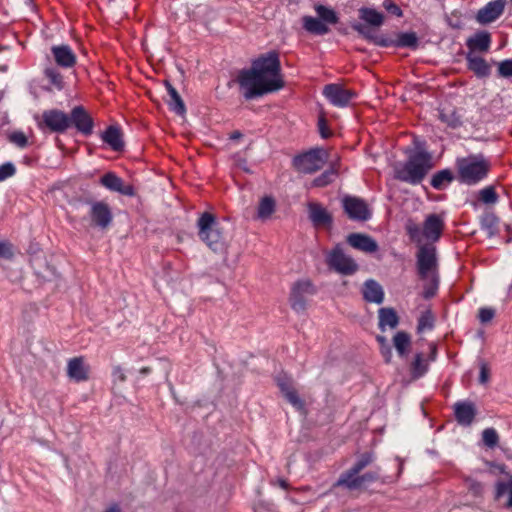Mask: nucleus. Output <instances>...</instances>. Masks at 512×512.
Wrapping results in <instances>:
<instances>
[{"mask_svg":"<svg viewBox=\"0 0 512 512\" xmlns=\"http://www.w3.org/2000/svg\"><path fill=\"white\" fill-rule=\"evenodd\" d=\"M237 81L245 99H253L284 87L279 54L268 52L252 62L250 69L240 71Z\"/></svg>","mask_w":512,"mask_h":512,"instance_id":"f257e3e1","label":"nucleus"},{"mask_svg":"<svg viewBox=\"0 0 512 512\" xmlns=\"http://www.w3.org/2000/svg\"><path fill=\"white\" fill-rule=\"evenodd\" d=\"M405 163L394 170L395 179L411 185L420 184L433 169L434 162L431 153L422 148L407 152Z\"/></svg>","mask_w":512,"mask_h":512,"instance_id":"f03ea898","label":"nucleus"},{"mask_svg":"<svg viewBox=\"0 0 512 512\" xmlns=\"http://www.w3.org/2000/svg\"><path fill=\"white\" fill-rule=\"evenodd\" d=\"M416 268L419 278L424 281L423 297L436 295L439 285L438 259L432 244L421 245L416 254Z\"/></svg>","mask_w":512,"mask_h":512,"instance_id":"7ed1b4c3","label":"nucleus"},{"mask_svg":"<svg viewBox=\"0 0 512 512\" xmlns=\"http://www.w3.org/2000/svg\"><path fill=\"white\" fill-rule=\"evenodd\" d=\"M490 168V161L482 154L469 155L456 160L458 180L467 185H475L482 181Z\"/></svg>","mask_w":512,"mask_h":512,"instance_id":"20e7f679","label":"nucleus"},{"mask_svg":"<svg viewBox=\"0 0 512 512\" xmlns=\"http://www.w3.org/2000/svg\"><path fill=\"white\" fill-rule=\"evenodd\" d=\"M199 238L214 252L224 249V237L215 215L209 212L201 214L197 220Z\"/></svg>","mask_w":512,"mask_h":512,"instance_id":"39448f33","label":"nucleus"},{"mask_svg":"<svg viewBox=\"0 0 512 512\" xmlns=\"http://www.w3.org/2000/svg\"><path fill=\"white\" fill-rule=\"evenodd\" d=\"M327 160V152L322 148H315L296 156L293 159V165L299 172L312 174L320 170Z\"/></svg>","mask_w":512,"mask_h":512,"instance_id":"423d86ee","label":"nucleus"},{"mask_svg":"<svg viewBox=\"0 0 512 512\" xmlns=\"http://www.w3.org/2000/svg\"><path fill=\"white\" fill-rule=\"evenodd\" d=\"M316 293L313 283L308 280H298L292 287L289 296L291 308L297 313H303L307 309L308 300Z\"/></svg>","mask_w":512,"mask_h":512,"instance_id":"0eeeda50","label":"nucleus"},{"mask_svg":"<svg viewBox=\"0 0 512 512\" xmlns=\"http://www.w3.org/2000/svg\"><path fill=\"white\" fill-rule=\"evenodd\" d=\"M327 263L330 268L343 275H351L358 270L357 263L343 252L340 245L329 253Z\"/></svg>","mask_w":512,"mask_h":512,"instance_id":"6e6552de","label":"nucleus"},{"mask_svg":"<svg viewBox=\"0 0 512 512\" xmlns=\"http://www.w3.org/2000/svg\"><path fill=\"white\" fill-rule=\"evenodd\" d=\"M379 479V473L370 471L362 475L356 474V476H350L349 474H341L338 480L333 484L332 489L338 487H344L347 490H359L364 489L370 483H373Z\"/></svg>","mask_w":512,"mask_h":512,"instance_id":"1a4fd4ad","label":"nucleus"},{"mask_svg":"<svg viewBox=\"0 0 512 512\" xmlns=\"http://www.w3.org/2000/svg\"><path fill=\"white\" fill-rule=\"evenodd\" d=\"M342 207L351 220L366 221L371 217L367 203L361 198L347 195L342 199Z\"/></svg>","mask_w":512,"mask_h":512,"instance_id":"9d476101","label":"nucleus"},{"mask_svg":"<svg viewBox=\"0 0 512 512\" xmlns=\"http://www.w3.org/2000/svg\"><path fill=\"white\" fill-rule=\"evenodd\" d=\"M89 204L91 225L102 230L107 229L113 221V214L110 206L103 201H90Z\"/></svg>","mask_w":512,"mask_h":512,"instance_id":"9b49d317","label":"nucleus"},{"mask_svg":"<svg viewBox=\"0 0 512 512\" xmlns=\"http://www.w3.org/2000/svg\"><path fill=\"white\" fill-rule=\"evenodd\" d=\"M69 114L58 110L49 109L42 113L41 126H45L49 131L55 133H63L69 128Z\"/></svg>","mask_w":512,"mask_h":512,"instance_id":"f8f14e48","label":"nucleus"},{"mask_svg":"<svg viewBox=\"0 0 512 512\" xmlns=\"http://www.w3.org/2000/svg\"><path fill=\"white\" fill-rule=\"evenodd\" d=\"M69 128L75 127L78 132L85 136L93 133L94 121L83 106H75L69 114Z\"/></svg>","mask_w":512,"mask_h":512,"instance_id":"ddd939ff","label":"nucleus"},{"mask_svg":"<svg viewBox=\"0 0 512 512\" xmlns=\"http://www.w3.org/2000/svg\"><path fill=\"white\" fill-rule=\"evenodd\" d=\"M323 93L333 105L339 107L347 106L355 95L351 90L344 89L337 84L326 85Z\"/></svg>","mask_w":512,"mask_h":512,"instance_id":"4468645a","label":"nucleus"},{"mask_svg":"<svg viewBox=\"0 0 512 512\" xmlns=\"http://www.w3.org/2000/svg\"><path fill=\"white\" fill-rule=\"evenodd\" d=\"M453 410L456 421L462 426H470L477 415L476 405L472 401L456 402Z\"/></svg>","mask_w":512,"mask_h":512,"instance_id":"2eb2a0df","label":"nucleus"},{"mask_svg":"<svg viewBox=\"0 0 512 512\" xmlns=\"http://www.w3.org/2000/svg\"><path fill=\"white\" fill-rule=\"evenodd\" d=\"M444 229V219L438 214H429L423 223V236L436 242L442 235Z\"/></svg>","mask_w":512,"mask_h":512,"instance_id":"dca6fc26","label":"nucleus"},{"mask_svg":"<svg viewBox=\"0 0 512 512\" xmlns=\"http://www.w3.org/2000/svg\"><path fill=\"white\" fill-rule=\"evenodd\" d=\"M100 183L107 189L118 192L122 195H135L134 187L130 184H125L120 177L112 172L104 174L100 179Z\"/></svg>","mask_w":512,"mask_h":512,"instance_id":"f3484780","label":"nucleus"},{"mask_svg":"<svg viewBox=\"0 0 512 512\" xmlns=\"http://www.w3.org/2000/svg\"><path fill=\"white\" fill-rule=\"evenodd\" d=\"M277 385L285 397V399L298 411L305 410V402L298 395L297 390L293 386L292 382L286 378H279Z\"/></svg>","mask_w":512,"mask_h":512,"instance_id":"a211bd4d","label":"nucleus"},{"mask_svg":"<svg viewBox=\"0 0 512 512\" xmlns=\"http://www.w3.org/2000/svg\"><path fill=\"white\" fill-rule=\"evenodd\" d=\"M89 370L90 368L85 364V359L82 356L74 357L68 361L67 376L76 382L87 381Z\"/></svg>","mask_w":512,"mask_h":512,"instance_id":"6ab92c4d","label":"nucleus"},{"mask_svg":"<svg viewBox=\"0 0 512 512\" xmlns=\"http://www.w3.org/2000/svg\"><path fill=\"white\" fill-rule=\"evenodd\" d=\"M505 0H494L480 9L476 19L479 23L487 24L496 20L504 11Z\"/></svg>","mask_w":512,"mask_h":512,"instance_id":"aec40b11","label":"nucleus"},{"mask_svg":"<svg viewBox=\"0 0 512 512\" xmlns=\"http://www.w3.org/2000/svg\"><path fill=\"white\" fill-rule=\"evenodd\" d=\"M347 243L365 253H374L378 250L377 242L371 236L362 233L349 234L347 236Z\"/></svg>","mask_w":512,"mask_h":512,"instance_id":"412c9836","label":"nucleus"},{"mask_svg":"<svg viewBox=\"0 0 512 512\" xmlns=\"http://www.w3.org/2000/svg\"><path fill=\"white\" fill-rule=\"evenodd\" d=\"M363 299L369 303L382 304L384 301V290L374 279H368L362 287Z\"/></svg>","mask_w":512,"mask_h":512,"instance_id":"4be33fe9","label":"nucleus"},{"mask_svg":"<svg viewBox=\"0 0 512 512\" xmlns=\"http://www.w3.org/2000/svg\"><path fill=\"white\" fill-rule=\"evenodd\" d=\"M56 63L64 68H71L76 64V55L68 45H58L51 48Z\"/></svg>","mask_w":512,"mask_h":512,"instance_id":"5701e85b","label":"nucleus"},{"mask_svg":"<svg viewBox=\"0 0 512 512\" xmlns=\"http://www.w3.org/2000/svg\"><path fill=\"white\" fill-rule=\"evenodd\" d=\"M466 60L468 69L471 70L477 77L485 78L490 75L491 67L481 56L469 52L466 56Z\"/></svg>","mask_w":512,"mask_h":512,"instance_id":"b1692460","label":"nucleus"},{"mask_svg":"<svg viewBox=\"0 0 512 512\" xmlns=\"http://www.w3.org/2000/svg\"><path fill=\"white\" fill-rule=\"evenodd\" d=\"M309 218L314 226H330L332 224L331 214L318 203H309Z\"/></svg>","mask_w":512,"mask_h":512,"instance_id":"393cba45","label":"nucleus"},{"mask_svg":"<svg viewBox=\"0 0 512 512\" xmlns=\"http://www.w3.org/2000/svg\"><path fill=\"white\" fill-rule=\"evenodd\" d=\"M164 84L169 95L167 103L170 109L176 114L183 116L186 113V107L181 96L168 80H165Z\"/></svg>","mask_w":512,"mask_h":512,"instance_id":"a878e982","label":"nucleus"},{"mask_svg":"<svg viewBox=\"0 0 512 512\" xmlns=\"http://www.w3.org/2000/svg\"><path fill=\"white\" fill-rule=\"evenodd\" d=\"M491 43V36L488 32H478L467 40V47L470 52L480 51L486 52L489 50Z\"/></svg>","mask_w":512,"mask_h":512,"instance_id":"bb28decb","label":"nucleus"},{"mask_svg":"<svg viewBox=\"0 0 512 512\" xmlns=\"http://www.w3.org/2000/svg\"><path fill=\"white\" fill-rule=\"evenodd\" d=\"M102 140L114 151H121L124 148L122 133L116 126H109L102 134Z\"/></svg>","mask_w":512,"mask_h":512,"instance_id":"cd10ccee","label":"nucleus"},{"mask_svg":"<svg viewBox=\"0 0 512 512\" xmlns=\"http://www.w3.org/2000/svg\"><path fill=\"white\" fill-rule=\"evenodd\" d=\"M393 345L401 358H407L410 347H411V337L405 331L397 332L393 337Z\"/></svg>","mask_w":512,"mask_h":512,"instance_id":"c85d7f7f","label":"nucleus"},{"mask_svg":"<svg viewBox=\"0 0 512 512\" xmlns=\"http://www.w3.org/2000/svg\"><path fill=\"white\" fill-rule=\"evenodd\" d=\"M303 28L314 35H325L330 29L328 26L323 23L320 19L314 18L312 16H304L302 18Z\"/></svg>","mask_w":512,"mask_h":512,"instance_id":"c756f323","label":"nucleus"},{"mask_svg":"<svg viewBox=\"0 0 512 512\" xmlns=\"http://www.w3.org/2000/svg\"><path fill=\"white\" fill-rule=\"evenodd\" d=\"M428 367V361L423 353H417L409 366L411 378L413 380L419 379L428 371Z\"/></svg>","mask_w":512,"mask_h":512,"instance_id":"7c9ffc66","label":"nucleus"},{"mask_svg":"<svg viewBox=\"0 0 512 512\" xmlns=\"http://www.w3.org/2000/svg\"><path fill=\"white\" fill-rule=\"evenodd\" d=\"M379 327L384 330L385 326H389L394 329L399 324V317L393 308H381L379 309Z\"/></svg>","mask_w":512,"mask_h":512,"instance_id":"2f4dec72","label":"nucleus"},{"mask_svg":"<svg viewBox=\"0 0 512 512\" xmlns=\"http://www.w3.org/2000/svg\"><path fill=\"white\" fill-rule=\"evenodd\" d=\"M455 179L453 172L449 169H444L436 172L431 179V186L436 190L445 189Z\"/></svg>","mask_w":512,"mask_h":512,"instance_id":"473e14b6","label":"nucleus"},{"mask_svg":"<svg viewBox=\"0 0 512 512\" xmlns=\"http://www.w3.org/2000/svg\"><path fill=\"white\" fill-rule=\"evenodd\" d=\"M352 28L357 31L360 35H362L364 38L374 42L376 45L387 47L391 45L393 42L391 40H388L384 37L375 36L371 29L363 24H354Z\"/></svg>","mask_w":512,"mask_h":512,"instance_id":"72a5a7b5","label":"nucleus"},{"mask_svg":"<svg viewBox=\"0 0 512 512\" xmlns=\"http://www.w3.org/2000/svg\"><path fill=\"white\" fill-rule=\"evenodd\" d=\"M276 202L272 196L263 197L257 208V218L261 220L269 219L275 212Z\"/></svg>","mask_w":512,"mask_h":512,"instance_id":"f704fd0d","label":"nucleus"},{"mask_svg":"<svg viewBox=\"0 0 512 512\" xmlns=\"http://www.w3.org/2000/svg\"><path fill=\"white\" fill-rule=\"evenodd\" d=\"M481 228L488 237L495 236L499 231V218L492 212L485 213L481 218Z\"/></svg>","mask_w":512,"mask_h":512,"instance_id":"c9c22d12","label":"nucleus"},{"mask_svg":"<svg viewBox=\"0 0 512 512\" xmlns=\"http://www.w3.org/2000/svg\"><path fill=\"white\" fill-rule=\"evenodd\" d=\"M359 16L367 24L375 27H380L384 22V15L372 8L359 9Z\"/></svg>","mask_w":512,"mask_h":512,"instance_id":"e433bc0d","label":"nucleus"},{"mask_svg":"<svg viewBox=\"0 0 512 512\" xmlns=\"http://www.w3.org/2000/svg\"><path fill=\"white\" fill-rule=\"evenodd\" d=\"M374 460L373 454L366 452L362 454L358 460L354 463V465L343 472L342 474H349L350 476H356L362 470H364L368 465H370Z\"/></svg>","mask_w":512,"mask_h":512,"instance_id":"4c0bfd02","label":"nucleus"},{"mask_svg":"<svg viewBox=\"0 0 512 512\" xmlns=\"http://www.w3.org/2000/svg\"><path fill=\"white\" fill-rule=\"evenodd\" d=\"M465 487L468 491V493L475 499H481L483 498L485 486L480 481L472 478V477H465L464 478Z\"/></svg>","mask_w":512,"mask_h":512,"instance_id":"58836bf2","label":"nucleus"},{"mask_svg":"<svg viewBox=\"0 0 512 512\" xmlns=\"http://www.w3.org/2000/svg\"><path fill=\"white\" fill-rule=\"evenodd\" d=\"M315 11L319 19L325 24H336L338 22V17L335 11L331 8L318 4L315 6Z\"/></svg>","mask_w":512,"mask_h":512,"instance_id":"ea45409f","label":"nucleus"},{"mask_svg":"<svg viewBox=\"0 0 512 512\" xmlns=\"http://www.w3.org/2000/svg\"><path fill=\"white\" fill-rule=\"evenodd\" d=\"M394 45L397 47H408L411 49H416L418 46V37L414 32L401 33L398 35Z\"/></svg>","mask_w":512,"mask_h":512,"instance_id":"a19ab883","label":"nucleus"},{"mask_svg":"<svg viewBox=\"0 0 512 512\" xmlns=\"http://www.w3.org/2000/svg\"><path fill=\"white\" fill-rule=\"evenodd\" d=\"M337 174L336 164H333L329 169L325 170L320 176L313 180V185L316 187H324L331 183Z\"/></svg>","mask_w":512,"mask_h":512,"instance_id":"79ce46f5","label":"nucleus"},{"mask_svg":"<svg viewBox=\"0 0 512 512\" xmlns=\"http://www.w3.org/2000/svg\"><path fill=\"white\" fill-rule=\"evenodd\" d=\"M46 78L49 80L57 90H62L64 87V80L61 73L54 67H47L44 70Z\"/></svg>","mask_w":512,"mask_h":512,"instance_id":"37998d69","label":"nucleus"},{"mask_svg":"<svg viewBox=\"0 0 512 512\" xmlns=\"http://www.w3.org/2000/svg\"><path fill=\"white\" fill-rule=\"evenodd\" d=\"M479 199L485 204H495L498 201V195L493 186H488L480 190Z\"/></svg>","mask_w":512,"mask_h":512,"instance_id":"c03bdc74","label":"nucleus"},{"mask_svg":"<svg viewBox=\"0 0 512 512\" xmlns=\"http://www.w3.org/2000/svg\"><path fill=\"white\" fill-rule=\"evenodd\" d=\"M482 440L489 448H494L499 441V436L494 428H486L482 432Z\"/></svg>","mask_w":512,"mask_h":512,"instance_id":"a18cd8bd","label":"nucleus"},{"mask_svg":"<svg viewBox=\"0 0 512 512\" xmlns=\"http://www.w3.org/2000/svg\"><path fill=\"white\" fill-rule=\"evenodd\" d=\"M433 324H434V317H433V314L431 311H425L424 313L421 314L419 320H418V325H417V330L418 332H421L425 329H431L433 327Z\"/></svg>","mask_w":512,"mask_h":512,"instance_id":"49530a36","label":"nucleus"},{"mask_svg":"<svg viewBox=\"0 0 512 512\" xmlns=\"http://www.w3.org/2000/svg\"><path fill=\"white\" fill-rule=\"evenodd\" d=\"M7 139L20 148H24L28 145V139L26 135L21 131H14L7 133Z\"/></svg>","mask_w":512,"mask_h":512,"instance_id":"de8ad7c7","label":"nucleus"},{"mask_svg":"<svg viewBox=\"0 0 512 512\" xmlns=\"http://www.w3.org/2000/svg\"><path fill=\"white\" fill-rule=\"evenodd\" d=\"M440 119L452 128L459 127L462 124L461 117L455 111H452L451 113L442 112L440 114Z\"/></svg>","mask_w":512,"mask_h":512,"instance_id":"09e8293b","label":"nucleus"},{"mask_svg":"<svg viewBox=\"0 0 512 512\" xmlns=\"http://www.w3.org/2000/svg\"><path fill=\"white\" fill-rule=\"evenodd\" d=\"M506 491L509 493L507 507H512V479L508 483H498L496 489V498L501 497Z\"/></svg>","mask_w":512,"mask_h":512,"instance_id":"8fccbe9b","label":"nucleus"},{"mask_svg":"<svg viewBox=\"0 0 512 512\" xmlns=\"http://www.w3.org/2000/svg\"><path fill=\"white\" fill-rule=\"evenodd\" d=\"M498 73L501 77H512V60H504L498 65Z\"/></svg>","mask_w":512,"mask_h":512,"instance_id":"3c124183","label":"nucleus"},{"mask_svg":"<svg viewBox=\"0 0 512 512\" xmlns=\"http://www.w3.org/2000/svg\"><path fill=\"white\" fill-rule=\"evenodd\" d=\"M495 316V310L493 308H481L478 313V318L481 323L490 322Z\"/></svg>","mask_w":512,"mask_h":512,"instance_id":"603ef678","label":"nucleus"},{"mask_svg":"<svg viewBox=\"0 0 512 512\" xmlns=\"http://www.w3.org/2000/svg\"><path fill=\"white\" fill-rule=\"evenodd\" d=\"M16 254L14 246L8 242H2V259L12 260Z\"/></svg>","mask_w":512,"mask_h":512,"instance_id":"864d4df0","label":"nucleus"},{"mask_svg":"<svg viewBox=\"0 0 512 512\" xmlns=\"http://www.w3.org/2000/svg\"><path fill=\"white\" fill-rule=\"evenodd\" d=\"M384 8L391 14L401 17L402 16V10L400 7L394 3L392 0H385L383 3Z\"/></svg>","mask_w":512,"mask_h":512,"instance_id":"5fc2aeb1","label":"nucleus"},{"mask_svg":"<svg viewBox=\"0 0 512 512\" xmlns=\"http://www.w3.org/2000/svg\"><path fill=\"white\" fill-rule=\"evenodd\" d=\"M490 378V370L487 363L482 362L480 364L479 382L480 384H486Z\"/></svg>","mask_w":512,"mask_h":512,"instance_id":"6e6d98bb","label":"nucleus"},{"mask_svg":"<svg viewBox=\"0 0 512 512\" xmlns=\"http://www.w3.org/2000/svg\"><path fill=\"white\" fill-rule=\"evenodd\" d=\"M318 128H319V132H320V135L322 136V138L326 139L331 135V132L327 125V121L323 116H321L318 120Z\"/></svg>","mask_w":512,"mask_h":512,"instance_id":"4d7b16f0","label":"nucleus"},{"mask_svg":"<svg viewBox=\"0 0 512 512\" xmlns=\"http://www.w3.org/2000/svg\"><path fill=\"white\" fill-rule=\"evenodd\" d=\"M15 172V166L11 162L2 164V180L13 176Z\"/></svg>","mask_w":512,"mask_h":512,"instance_id":"13d9d810","label":"nucleus"},{"mask_svg":"<svg viewBox=\"0 0 512 512\" xmlns=\"http://www.w3.org/2000/svg\"><path fill=\"white\" fill-rule=\"evenodd\" d=\"M406 229H407V233L409 234V236L412 240H418V241L420 240V238H419L420 228L418 225L410 223L407 225Z\"/></svg>","mask_w":512,"mask_h":512,"instance_id":"bf43d9fd","label":"nucleus"},{"mask_svg":"<svg viewBox=\"0 0 512 512\" xmlns=\"http://www.w3.org/2000/svg\"><path fill=\"white\" fill-rule=\"evenodd\" d=\"M113 375L116 376L120 382L126 381V375L120 366L114 367Z\"/></svg>","mask_w":512,"mask_h":512,"instance_id":"052dcab7","label":"nucleus"},{"mask_svg":"<svg viewBox=\"0 0 512 512\" xmlns=\"http://www.w3.org/2000/svg\"><path fill=\"white\" fill-rule=\"evenodd\" d=\"M382 355L385 358V361L388 363L391 360L392 357V350L391 347L388 345H384L381 349Z\"/></svg>","mask_w":512,"mask_h":512,"instance_id":"680f3d73","label":"nucleus"},{"mask_svg":"<svg viewBox=\"0 0 512 512\" xmlns=\"http://www.w3.org/2000/svg\"><path fill=\"white\" fill-rule=\"evenodd\" d=\"M241 137H242V133H241V132H239V131H234V132H232V133H231V135H230V139H231V140H238V139H240Z\"/></svg>","mask_w":512,"mask_h":512,"instance_id":"e2e57ef3","label":"nucleus"},{"mask_svg":"<svg viewBox=\"0 0 512 512\" xmlns=\"http://www.w3.org/2000/svg\"><path fill=\"white\" fill-rule=\"evenodd\" d=\"M436 353H437L436 346H435V345H432V346H431L430 356H429V358H430V360H431V361H434V360H435V358H436Z\"/></svg>","mask_w":512,"mask_h":512,"instance_id":"0e129e2a","label":"nucleus"},{"mask_svg":"<svg viewBox=\"0 0 512 512\" xmlns=\"http://www.w3.org/2000/svg\"><path fill=\"white\" fill-rule=\"evenodd\" d=\"M104 512H121V509L118 507V505H112L108 509H106Z\"/></svg>","mask_w":512,"mask_h":512,"instance_id":"69168bd1","label":"nucleus"},{"mask_svg":"<svg viewBox=\"0 0 512 512\" xmlns=\"http://www.w3.org/2000/svg\"><path fill=\"white\" fill-rule=\"evenodd\" d=\"M278 484L281 488L287 489L288 488V482L284 479H279Z\"/></svg>","mask_w":512,"mask_h":512,"instance_id":"338daca9","label":"nucleus"},{"mask_svg":"<svg viewBox=\"0 0 512 512\" xmlns=\"http://www.w3.org/2000/svg\"><path fill=\"white\" fill-rule=\"evenodd\" d=\"M150 372H151L150 367H143L142 369H140V373H141L142 375L149 374Z\"/></svg>","mask_w":512,"mask_h":512,"instance_id":"774afa93","label":"nucleus"}]
</instances>
